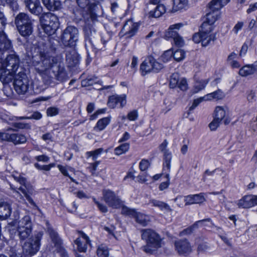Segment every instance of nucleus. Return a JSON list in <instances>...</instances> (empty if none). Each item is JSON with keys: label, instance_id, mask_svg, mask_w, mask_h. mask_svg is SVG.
Segmentation results:
<instances>
[{"label": "nucleus", "instance_id": "f257e3e1", "mask_svg": "<svg viewBox=\"0 0 257 257\" xmlns=\"http://www.w3.org/2000/svg\"><path fill=\"white\" fill-rule=\"evenodd\" d=\"M40 62H38L36 69L39 73H43V79L46 85L55 83V80L60 82L66 80L67 73L63 66L55 57L49 55L40 56Z\"/></svg>", "mask_w": 257, "mask_h": 257}, {"label": "nucleus", "instance_id": "f03ea898", "mask_svg": "<svg viewBox=\"0 0 257 257\" xmlns=\"http://www.w3.org/2000/svg\"><path fill=\"white\" fill-rule=\"evenodd\" d=\"M141 238L146 244L142 247V250L148 254H153L162 246V239L160 235L151 229L141 230Z\"/></svg>", "mask_w": 257, "mask_h": 257}, {"label": "nucleus", "instance_id": "7ed1b4c3", "mask_svg": "<svg viewBox=\"0 0 257 257\" xmlns=\"http://www.w3.org/2000/svg\"><path fill=\"white\" fill-rule=\"evenodd\" d=\"M96 21V17H88L85 22L84 27L85 47L88 54L91 49L96 53L97 50H101L103 47L99 43H97L95 40L96 33L94 29L92 28V25Z\"/></svg>", "mask_w": 257, "mask_h": 257}, {"label": "nucleus", "instance_id": "20e7f679", "mask_svg": "<svg viewBox=\"0 0 257 257\" xmlns=\"http://www.w3.org/2000/svg\"><path fill=\"white\" fill-rule=\"evenodd\" d=\"M43 235V231H39L35 234L26 242L23 245V250L31 255L35 254L40 249L41 240Z\"/></svg>", "mask_w": 257, "mask_h": 257}, {"label": "nucleus", "instance_id": "39448f33", "mask_svg": "<svg viewBox=\"0 0 257 257\" xmlns=\"http://www.w3.org/2000/svg\"><path fill=\"white\" fill-rule=\"evenodd\" d=\"M40 23L46 36L54 34L59 27L58 17H40Z\"/></svg>", "mask_w": 257, "mask_h": 257}, {"label": "nucleus", "instance_id": "423d86ee", "mask_svg": "<svg viewBox=\"0 0 257 257\" xmlns=\"http://www.w3.org/2000/svg\"><path fill=\"white\" fill-rule=\"evenodd\" d=\"M78 30L73 26H68L64 31L61 40L65 46H73L78 40Z\"/></svg>", "mask_w": 257, "mask_h": 257}, {"label": "nucleus", "instance_id": "0eeeda50", "mask_svg": "<svg viewBox=\"0 0 257 257\" xmlns=\"http://www.w3.org/2000/svg\"><path fill=\"white\" fill-rule=\"evenodd\" d=\"M14 86L16 91L19 94H24L27 92L30 87L29 80L24 73L20 72L15 75Z\"/></svg>", "mask_w": 257, "mask_h": 257}, {"label": "nucleus", "instance_id": "6e6552de", "mask_svg": "<svg viewBox=\"0 0 257 257\" xmlns=\"http://www.w3.org/2000/svg\"><path fill=\"white\" fill-rule=\"evenodd\" d=\"M41 39L38 41V50L40 56L49 55L55 50L53 45V41L50 36H41Z\"/></svg>", "mask_w": 257, "mask_h": 257}, {"label": "nucleus", "instance_id": "1a4fd4ad", "mask_svg": "<svg viewBox=\"0 0 257 257\" xmlns=\"http://www.w3.org/2000/svg\"><path fill=\"white\" fill-rule=\"evenodd\" d=\"M160 0H150L147 5L145 12L149 16H162L166 12V9L164 5L160 4L154 7L152 5H156L160 3Z\"/></svg>", "mask_w": 257, "mask_h": 257}, {"label": "nucleus", "instance_id": "9d476101", "mask_svg": "<svg viewBox=\"0 0 257 257\" xmlns=\"http://www.w3.org/2000/svg\"><path fill=\"white\" fill-rule=\"evenodd\" d=\"M13 177L14 179L20 184L23 186V187H20L18 190L20 191L26 198L29 202L36 209H38V206L36 204L32 198L28 195V192L30 189V185L27 183L26 179L22 176L21 175L16 176L13 175Z\"/></svg>", "mask_w": 257, "mask_h": 257}, {"label": "nucleus", "instance_id": "9b49d317", "mask_svg": "<svg viewBox=\"0 0 257 257\" xmlns=\"http://www.w3.org/2000/svg\"><path fill=\"white\" fill-rule=\"evenodd\" d=\"M182 26L181 23L176 24L171 26L166 34V36L171 38L173 39L174 44L179 47H181L184 45V41L175 30H178Z\"/></svg>", "mask_w": 257, "mask_h": 257}, {"label": "nucleus", "instance_id": "f8f14e48", "mask_svg": "<svg viewBox=\"0 0 257 257\" xmlns=\"http://www.w3.org/2000/svg\"><path fill=\"white\" fill-rule=\"evenodd\" d=\"M20 59L14 52L9 54L4 61V68L11 70L12 72H16L19 68Z\"/></svg>", "mask_w": 257, "mask_h": 257}, {"label": "nucleus", "instance_id": "ddd939ff", "mask_svg": "<svg viewBox=\"0 0 257 257\" xmlns=\"http://www.w3.org/2000/svg\"><path fill=\"white\" fill-rule=\"evenodd\" d=\"M0 139L3 141L12 142L15 145L23 144L27 141L26 137L19 134L0 133Z\"/></svg>", "mask_w": 257, "mask_h": 257}, {"label": "nucleus", "instance_id": "4468645a", "mask_svg": "<svg viewBox=\"0 0 257 257\" xmlns=\"http://www.w3.org/2000/svg\"><path fill=\"white\" fill-rule=\"evenodd\" d=\"M229 1L230 0H212L208 5L206 16L215 14L217 16L216 13Z\"/></svg>", "mask_w": 257, "mask_h": 257}, {"label": "nucleus", "instance_id": "2eb2a0df", "mask_svg": "<svg viewBox=\"0 0 257 257\" xmlns=\"http://www.w3.org/2000/svg\"><path fill=\"white\" fill-rule=\"evenodd\" d=\"M175 247V250L180 255H186L192 251V246L187 239L176 240Z\"/></svg>", "mask_w": 257, "mask_h": 257}, {"label": "nucleus", "instance_id": "dca6fc26", "mask_svg": "<svg viewBox=\"0 0 257 257\" xmlns=\"http://www.w3.org/2000/svg\"><path fill=\"white\" fill-rule=\"evenodd\" d=\"M140 23H134L132 19L128 20L124 24L121 32L124 34L126 38L134 36L139 29Z\"/></svg>", "mask_w": 257, "mask_h": 257}, {"label": "nucleus", "instance_id": "f3484780", "mask_svg": "<svg viewBox=\"0 0 257 257\" xmlns=\"http://www.w3.org/2000/svg\"><path fill=\"white\" fill-rule=\"evenodd\" d=\"M48 233L51 240V243L48 246L50 251L55 252L56 250L61 247L62 242L61 238L59 237L58 233L52 228H48Z\"/></svg>", "mask_w": 257, "mask_h": 257}, {"label": "nucleus", "instance_id": "a211bd4d", "mask_svg": "<svg viewBox=\"0 0 257 257\" xmlns=\"http://www.w3.org/2000/svg\"><path fill=\"white\" fill-rule=\"evenodd\" d=\"M239 208H249L257 205V195H245L238 201L237 204Z\"/></svg>", "mask_w": 257, "mask_h": 257}, {"label": "nucleus", "instance_id": "6ab92c4d", "mask_svg": "<svg viewBox=\"0 0 257 257\" xmlns=\"http://www.w3.org/2000/svg\"><path fill=\"white\" fill-rule=\"evenodd\" d=\"M103 195L105 202L111 207L116 208L120 204V200L114 193L110 190L103 191Z\"/></svg>", "mask_w": 257, "mask_h": 257}, {"label": "nucleus", "instance_id": "aec40b11", "mask_svg": "<svg viewBox=\"0 0 257 257\" xmlns=\"http://www.w3.org/2000/svg\"><path fill=\"white\" fill-rule=\"evenodd\" d=\"M206 201L204 193L189 195L184 196L185 205H190L194 204H201Z\"/></svg>", "mask_w": 257, "mask_h": 257}, {"label": "nucleus", "instance_id": "412c9836", "mask_svg": "<svg viewBox=\"0 0 257 257\" xmlns=\"http://www.w3.org/2000/svg\"><path fill=\"white\" fill-rule=\"evenodd\" d=\"M119 103L121 107L126 104V95L114 94L109 97L107 104L110 108H114L117 104Z\"/></svg>", "mask_w": 257, "mask_h": 257}, {"label": "nucleus", "instance_id": "4be33fe9", "mask_svg": "<svg viewBox=\"0 0 257 257\" xmlns=\"http://www.w3.org/2000/svg\"><path fill=\"white\" fill-rule=\"evenodd\" d=\"M26 7L32 14L39 16L42 12V8L40 6L39 0H25Z\"/></svg>", "mask_w": 257, "mask_h": 257}, {"label": "nucleus", "instance_id": "5701e85b", "mask_svg": "<svg viewBox=\"0 0 257 257\" xmlns=\"http://www.w3.org/2000/svg\"><path fill=\"white\" fill-rule=\"evenodd\" d=\"M81 238L78 237L74 241L75 243L77 245V249L80 252H85L87 245L89 244L90 240L88 237L83 232L79 231Z\"/></svg>", "mask_w": 257, "mask_h": 257}, {"label": "nucleus", "instance_id": "b1692460", "mask_svg": "<svg viewBox=\"0 0 257 257\" xmlns=\"http://www.w3.org/2000/svg\"><path fill=\"white\" fill-rule=\"evenodd\" d=\"M5 23L0 27V51H6L12 48V44L4 33Z\"/></svg>", "mask_w": 257, "mask_h": 257}, {"label": "nucleus", "instance_id": "393cba45", "mask_svg": "<svg viewBox=\"0 0 257 257\" xmlns=\"http://www.w3.org/2000/svg\"><path fill=\"white\" fill-rule=\"evenodd\" d=\"M257 74V60L251 64H247L242 67L239 71V74L241 76Z\"/></svg>", "mask_w": 257, "mask_h": 257}, {"label": "nucleus", "instance_id": "a878e982", "mask_svg": "<svg viewBox=\"0 0 257 257\" xmlns=\"http://www.w3.org/2000/svg\"><path fill=\"white\" fill-rule=\"evenodd\" d=\"M66 60L69 67H74L79 63V55L74 49L67 51Z\"/></svg>", "mask_w": 257, "mask_h": 257}, {"label": "nucleus", "instance_id": "bb28decb", "mask_svg": "<svg viewBox=\"0 0 257 257\" xmlns=\"http://www.w3.org/2000/svg\"><path fill=\"white\" fill-rule=\"evenodd\" d=\"M16 72H12V70L4 68L1 70L0 81L4 84H8L15 78Z\"/></svg>", "mask_w": 257, "mask_h": 257}, {"label": "nucleus", "instance_id": "cd10ccee", "mask_svg": "<svg viewBox=\"0 0 257 257\" xmlns=\"http://www.w3.org/2000/svg\"><path fill=\"white\" fill-rule=\"evenodd\" d=\"M216 20V17H203L200 31L211 32L213 29V24Z\"/></svg>", "mask_w": 257, "mask_h": 257}, {"label": "nucleus", "instance_id": "c85d7f7f", "mask_svg": "<svg viewBox=\"0 0 257 257\" xmlns=\"http://www.w3.org/2000/svg\"><path fill=\"white\" fill-rule=\"evenodd\" d=\"M12 213V208L10 204L5 201L0 202V219H6Z\"/></svg>", "mask_w": 257, "mask_h": 257}, {"label": "nucleus", "instance_id": "c756f323", "mask_svg": "<svg viewBox=\"0 0 257 257\" xmlns=\"http://www.w3.org/2000/svg\"><path fill=\"white\" fill-rule=\"evenodd\" d=\"M152 57L149 56L147 57L141 64L140 71L143 75H145L147 74L153 72V66Z\"/></svg>", "mask_w": 257, "mask_h": 257}, {"label": "nucleus", "instance_id": "7c9ffc66", "mask_svg": "<svg viewBox=\"0 0 257 257\" xmlns=\"http://www.w3.org/2000/svg\"><path fill=\"white\" fill-rule=\"evenodd\" d=\"M44 5L48 10L54 11L59 10L61 7L60 0H42Z\"/></svg>", "mask_w": 257, "mask_h": 257}, {"label": "nucleus", "instance_id": "2f4dec72", "mask_svg": "<svg viewBox=\"0 0 257 257\" xmlns=\"http://www.w3.org/2000/svg\"><path fill=\"white\" fill-rule=\"evenodd\" d=\"M201 32L202 38V45L203 46H207L211 42H213L215 40V36L211 32H208L203 31H200Z\"/></svg>", "mask_w": 257, "mask_h": 257}, {"label": "nucleus", "instance_id": "473e14b6", "mask_svg": "<svg viewBox=\"0 0 257 257\" xmlns=\"http://www.w3.org/2000/svg\"><path fill=\"white\" fill-rule=\"evenodd\" d=\"M228 108L226 106H217L215 107L214 113V117L221 121L225 118Z\"/></svg>", "mask_w": 257, "mask_h": 257}, {"label": "nucleus", "instance_id": "72a5a7b5", "mask_svg": "<svg viewBox=\"0 0 257 257\" xmlns=\"http://www.w3.org/2000/svg\"><path fill=\"white\" fill-rule=\"evenodd\" d=\"M133 217L135 218L137 222L144 226L147 225L150 221L149 216L136 211Z\"/></svg>", "mask_w": 257, "mask_h": 257}, {"label": "nucleus", "instance_id": "f704fd0d", "mask_svg": "<svg viewBox=\"0 0 257 257\" xmlns=\"http://www.w3.org/2000/svg\"><path fill=\"white\" fill-rule=\"evenodd\" d=\"M110 118L111 117L108 116L100 119L94 127V130L96 131H103L109 124Z\"/></svg>", "mask_w": 257, "mask_h": 257}, {"label": "nucleus", "instance_id": "c9c22d12", "mask_svg": "<svg viewBox=\"0 0 257 257\" xmlns=\"http://www.w3.org/2000/svg\"><path fill=\"white\" fill-rule=\"evenodd\" d=\"M211 222V219L210 218H206L202 220H200L199 221H196L195 223H194L190 227H188L187 228H186L184 229L182 231L180 232L179 233V235L180 236H182L185 235L190 234L193 231V230L195 228H197L198 227V224L203 223L204 222Z\"/></svg>", "mask_w": 257, "mask_h": 257}, {"label": "nucleus", "instance_id": "e433bc0d", "mask_svg": "<svg viewBox=\"0 0 257 257\" xmlns=\"http://www.w3.org/2000/svg\"><path fill=\"white\" fill-rule=\"evenodd\" d=\"M22 25L23 24L21 22H18V27L17 28L20 34L22 36H27L30 35L32 34L33 30L32 25L22 26Z\"/></svg>", "mask_w": 257, "mask_h": 257}, {"label": "nucleus", "instance_id": "4c0bfd02", "mask_svg": "<svg viewBox=\"0 0 257 257\" xmlns=\"http://www.w3.org/2000/svg\"><path fill=\"white\" fill-rule=\"evenodd\" d=\"M172 159V154L169 151L164 152L163 170L169 172L170 170V163Z\"/></svg>", "mask_w": 257, "mask_h": 257}, {"label": "nucleus", "instance_id": "58836bf2", "mask_svg": "<svg viewBox=\"0 0 257 257\" xmlns=\"http://www.w3.org/2000/svg\"><path fill=\"white\" fill-rule=\"evenodd\" d=\"M224 96V93L220 89H218L213 92L207 94L205 96V100H212L213 99L219 100L223 98Z\"/></svg>", "mask_w": 257, "mask_h": 257}, {"label": "nucleus", "instance_id": "ea45409f", "mask_svg": "<svg viewBox=\"0 0 257 257\" xmlns=\"http://www.w3.org/2000/svg\"><path fill=\"white\" fill-rule=\"evenodd\" d=\"M32 228L31 217L28 215L25 216L18 222V228Z\"/></svg>", "mask_w": 257, "mask_h": 257}, {"label": "nucleus", "instance_id": "a19ab883", "mask_svg": "<svg viewBox=\"0 0 257 257\" xmlns=\"http://www.w3.org/2000/svg\"><path fill=\"white\" fill-rule=\"evenodd\" d=\"M187 4V0H173L172 12H177L184 8Z\"/></svg>", "mask_w": 257, "mask_h": 257}, {"label": "nucleus", "instance_id": "79ce46f5", "mask_svg": "<svg viewBox=\"0 0 257 257\" xmlns=\"http://www.w3.org/2000/svg\"><path fill=\"white\" fill-rule=\"evenodd\" d=\"M208 83V81L206 80H197L194 83L193 88L192 89L193 93H196L200 90L203 89L206 84Z\"/></svg>", "mask_w": 257, "mask_h": 257}, {"label": "nucleus", "instance_id": "37998d69", "mask_svg": "<svg viewBox=\"0 0 257 257\" xmlns=\"http://www.w3.org/2000/svg\"><path fill=\"white\" fill-rule=\"evenodd\" d=\"M150 203L152 204L153 206L159 207L161 210H166L169 211H171L172 209L170 206L166 203L155 199L151 200Z\"/></svg>", "mask_w": 257, "mask_h": 257}, {"label": "nucleus", "instance_id": "c03bdc74", "mask_svg": "<svg viewBox=\"0 0 257 257\" xmlns=\"http://www.w3.org/2000/svg\"><path fill=\"white\" fill-rule=\"evenodd\" d=\"M32 228H18V231L20 238L22 240L27 238L32 233Z\"/></svg>", "mask_w": 257, "mask_h": 257}, {"label": "nucleus", "instance_id": "a18cd8bd", "mask_svg": "<svg viewBox=\"0 0 257 257\" xmlns=\"http://www.w3.org/2000/svg\"><path fill=\"white\" fill-rule=\"evenodd\" d=\"M97 255L98 257H108L107 247L104 244L99 245L97 249Z\"/></svg>", "mask_w": 257, "mask_h": 257}, {"label": "nucleus", "instance_id": "49530a36", "mask_svg": "<svg viewBox=\"0 0 257 257\" xmlns=\"http://www.w3.org/2000/svg\"><path fill=\"white\" fill-rule=\"evenodd\" d=\"M130 148V145L128 143H124L116 147L114 149L115 155L119 156L126 152Z\"/></svg>", "mask_w": 257, "mask_h": 257}, {"label": "nucleus", "instance_id": "de8ad7c7", "mask_svg": "<svg viewBox=\"0 0 257 257\" xmlns=\"http://www.w3.org/2000/svg\"><path fill=\"white\" fill-rule=\"evenodd\" d=\"M78 6L80 8V10H77L76 12H73V14L76 15H83L82 14V9L85 8L89 4V0H76Z\"/></svg>", "mask_w": 257, "mask_h": 257}, {"label": "nucleus", "instance_id": "09e8293b", "mask_svg": "<svg viewBox=\"0 0 257 257\" xmlns=\"http://www.w3.org/2000/svg\"><path fill=\"white\" fill-rule=\"evenodd\" d=\"M103 152L102 148H99L92 151L87 152L86 153L87 158L92 157L93 161H95L98 157Z\"/></svg>", "mask_w": 257, "mask_h": 257}, {"label": "nucleus", "instance_id": "8fccbe9b", "mask_svg": "<svg viewBox=\"0 0 257 257\" xmlns=\"http://www.w3.org/2000/svg\"><path fill=\"white\" fill-rule=\"evenodd\" d=\"M21 22L23 24L22 26L32 25V22L29 17H16L15 24L17 27H18V22Z\"/></svg>", "mask_w": 257, "mask_h": 257}, {"label": "nucleus", "instance_id": "3c124183", "mask_svg": "<svg viewBox=\"0 0 257 257\" xmlns=\"http://www.w3.org/2000/svg\"><path fill=\"white\" fill-rule=\"evenodd\" d=\"M185 56V52L182 49H178L173 52V57L177 61H180L184 59Z\"/></svg>", "mask_w": 257, "mask_h": 257}, {"label": "nucleus", "instance_id": "603ef678", "mask_svg": "<svg viewBox=\"0 0 257 257\" xmlns=\"http://www.w3.org/2000/svg\"><path fill=\"white\" fill-rule=\"evenodd\" d=\"M179 76L178 73H173L170 77V86L172 88L177 87L179 81Z\"/></svg>", "mask_w": 257, "mask_h": 257}, {"label": "nucleus", "instance_id": "864d4df0", "mask_svg": "<svg viewBox=\"0 0 257 257\" xmlns=\"http://www.w3.org/2000/svg\"><path fill=\"white\" fill-rule=\"evenodd\" d=\"M10 188L13 191L14 197L20 202L25 201L24 196L19 192L18 188L15 187L13 185L10 186Z\"/></svg>", "mask_w": 257, "mask_h": 257}, {"label": "nucleus", "instance_id": "5fc2aeb1", "mask_svg": "<svg viewBox=\"0 0 257 257\" xmlns=\"http://www.w3.org/2000/svg\"><path fill=\"white\" fill-rule=\"evenodd\" d=\"M153 72H158L164 67L162 64L157 62L153 57H152Z\"/></svg>", "mask_w": 257, "mask_h": 257}, {"label": "nucleus", "instance_id": "6e6d98bb", "mask_svg": "<svg viewBox=\"0 0 257 257\" xmlns=\"http://www.w3.org/2000/svg\"><path fill=\"white\" fill-rule=\"evenodd\" d=\"M42 117V114L38 111H35L33 114L29 116H22L19 117V119H34L36 120L40 119Z\"/></svg>", "mask_w": 257, "mask_h": 257}, {"label": "nucleus", "instance_id": "4d7b16f0", "mask_svg": "<svg viewBox=\"0 0 257 257\" xmlns=\"http://www.w3.org/2000/svg\"><path fill=\"white\" fill-rule=\"evenodd\" d=\"M173 56V52L171 50H167L165 51L163 54L161 56L162 60L166 62L168 61Z\"/></svg>", "mask_w": 257, "mask_h": 257}, {"label": "nucleus", "instance_id": "13d9d810", "mask_svg": "<svg viewBox=\"0 0 257 257\" xmlns=\"http://www.w3.org/2000/svg\"><path fill=\"white\" fill-rule=\"evenodd\" d=\"M135 212L136 210L135 209H130L125 206H123L121 208L122 214L130 215L133 217L135 215Z\"/></svg>", "mask_w": 257, "mask_h": 257}, {"label": "nucleus", "instance_id": "bf43d9fd", "mask_svg": "<svg viewBox=\"0 0 257 257\" xmlns=\"http://www.w3.org/2000/svg\"><path fill=\"white\" fill-rule=\"evenodd\" d=\"M204 99H205V97H202L196 99L193 101L192 105L190 107L188 114L191 113L192 111L200 102H201Z\"/></svg>", "mask_w": 257, "mask_h": 257}, {"label": "nucleus", "instance_id": "052dcab7", "mask_svg": "<svg viewBox=\"0 0 257 257\" xmlns=\"http://www.w3.org/2000/svg\"><path fill=\"white\" fill-rule=\"evenodd\" d=\"M13 126L19 129H31V125L29 123H25L22 122H15L13 123Z\"/></svg>", "mask_w": 257, "mask_h": 257}, {"label": "nucleus", "instance_id": "680f3d73", "mask_svg": "<svg viewBox=\"0 0 257 257\" xmlns=\"http://www.w3.org/2000/svg\"><path fill=\"white\" fill-rule=\"evenodd\" d=\"M221 121L214 117L213 120L209 123V126L211 131H215L219 126Z\"/></svg>", "mask_w": 257, "mask_h": 257}, {"label": "nucleus", "instance_id": "e2e57ef3", "mask_svg": "<svg viewBox=\"0 0 257 257\" xmlns=\"http://www.w3.org/2000/svg\"><path fill=\"white\" fill-rule=\"evenodd\" d=\"M111 37V33L108 32H105L102 34L101 41L103 45H104L106 42L110 40Z\"/></svg>", "mask_w": 257, "mask_h": 257}, {"label": "nucleus", "instance_id": "0e129e2a", "mask_svg": "<svg viewBox=\"0 0 257 257\" xmlns=\"http://www.w3.org/2000/svg\"><path fill=\"white\" fill-rule=\"evenodd\" d=\"M177 86H178L182 91L186 90L188 88L186 80L184 78H182L179 80Z\"/></svg>", "mask_w": 257, "mask_h": 257}, {"label": "nucleus", "instance_id": "69168bd1", "mask_svg": "<svg viewBox=\"0 0 257 257\" xmlns=\"http://www.w3.org/2000/svg\"><path fill=\"white\" fill-rule=\"evenodd\" d=\"M58 108L55 107H50L47 109V114L49 116H53L58 114Z\"/></svg>", "mask_w": 257, "mask_h": 257}, {"label": "nucleus", "instance_id": "338daca9", "mask_svg": "<svg viewBox=\"0 0 257 257\" xmlns=\"http://www.w3.org/2000/svg\"><path fill=\"white\" fill-rule=\"evenodd\" d=\"M127 118L131 121L136 120L138 117V112L137 110L130 111L127 115Z\"/></svg>", "mask_w": 257, "mask_h": 257}, {"label": "nucleus", "instance_id": "774afa93", "mask_svg": "<svg viewBox=\"0 0 257 257\" xmlns=\"http://www.w3.org/2000/svg\"><path fill=\"white\" fill-rule=\"evenodd\" d=\"M150 163L147 160L143 159L140 163L139 168L142 171H146L149 167Z\"/></svg>", "mask_w": 257, "mask_h": 257}]
</instances>
